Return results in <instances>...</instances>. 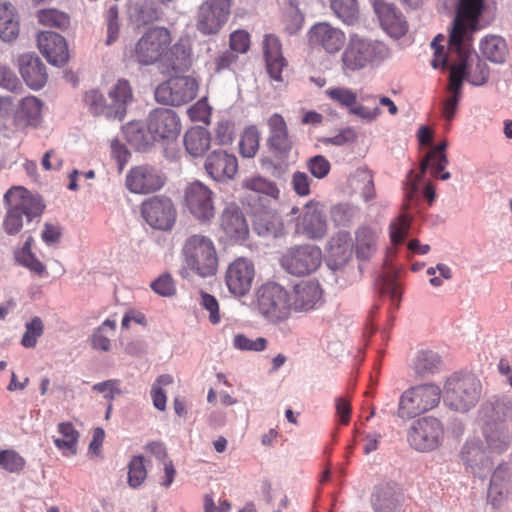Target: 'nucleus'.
Masks as SVG:
<instances>
[{"instance_id":"nucleus-1","label":"nucleus","mask_w":512,"mask_h":512,"mask_svg":"<svg viewBox=\"0 0 512 512\" xmlns=\"http://www.w3.org/2000/svg\"><path fill=\"white\" fill-rule=\"evenodd\" d=\"M486 10L485 0H459L448 39L449 53L458 56V61L450 67V95L461 98L462 84L467 80V59L472 54L473 34L483 27L480 19Z\"/></svg>"},{"instance_id":"nucleus-2","label":"nucleus","mask_w":512,"mask_h":512,"mask_svg":"<svg viewBox=\"0 0 512 512\" xmlns=\"http://www.w3.org/2000/svg\"><path fill=\"white\" fill-rule=\"evenodd\" d=\"M184 269L180 271L182 277L188 271L201 278L214 276L219 266L216 245L207 235L194 233L187 236L181 248Z\"/></svg>"},{"instance_id":"nucleus-3","label":"nucleus","mask_w":512,"mask_h":512,"mask_svg":"<svg viewBox=\"0 0 512 512\" xmlns=\"http://www.w3.org/2000/svg\"><path fill=\"white\" fill-rule=\"evenodd\" d=\"M391 56V49L385 43L354 36L344 48L340 61L342 71L347 74L367 66H378Z\"/></svg>"},{"instance_id":"nucleus-4","label":"nucleus","mask_w":512,"mask_h":512,"mask_svg":"<svg viewBox=\"0 0 512 512\" xmlns=\"http://www.w3.org/2000/svg\"><path fill=\"white\" fill-rule=\"evenodd\" d=\"M4 201L8 209L3 221V229L8 235H15L21 231L23 216L30 222L40 217L45 208L39 197L32 195L21 186L10 188L4 195Z\"/></svg>"},{"instance_id":"nucleus-5","label":"nucleus","mask_w":512,"mask_h":512,"mask_svg":"<svg viewBox=\"0 0 512 512\" xmlns=\"http://www.w3.org/2000/svg\"><path fill=\"white\" fill-rule=\"evenodd\" d=\"M171 43L172 35L166 27H150L134 45L131 57L136 63L145 66L164 62L169 55Z\"/></svg>"},{"instance_id":"nucleus-6","label":"nucleus","mask_w":512,"mask_h":512,"mask_svg":"<svg viewBox=\"0 0 512 512\" xmlns=\"http://www.w3.org/2000/svg\"><path fill=\"white\" fill-rule=\"evenodd\" d=\"M481 391V382L475 375L454 373L445 382L444 398L452 409L466 412L477 404Z\"/></svg>"},{"instance_id":"nucleus-7","label":"nucleus","mask_w":512,"mask_h":512,"mask_svg":"<svg viewBox=\"0 0 512 512\" xmlns=\"http://www.w3.org/2000/svg\"><path fill=\"white\" fill-rule=\"evenodd\" d=\"M257 304L259 312L272 323L286 321L293 309L288 291L274 282L265 283L259 288Z\"/></svg>"},{"instance_id":"nucleus-8","label":"nucleus","mask_w":512,"mask_h":512,"mask_svg":"<svg viewBox=\"0 0 512 512\" xmlns=\"http://www.w3.org/2000/svg\"><path fill=\"white\" fill-rule=\"evenodd\" d=\"M489 410L492 411V415L482 428L486 449L489 453L502 454L511 444V434L504 422L508 416V408L504 402L496 401L494 404L489 403L483 406V411Z\"/></svg>"},{"instance_id":"nucleus-9","label":"nucleus","mask_w":512,"mask_h":512,"mask_svg":"<svg viewBox=\"0 0 512 512\" xmlns=\"http://www.w3.org/2000/svg\"><path fill=\"white\" fill-rule=\"evenodd\" d=\"M441 389L435 384H422L406 390L400 397L398 416L413 418L436 407Z\"/></svg>"},{"instance_id":"nucleus-10","label":"nucleus","mask_w":512,"mask_h":512,"mask_svg":"<svg viewBox=\"0 0 512 512\" xmlns=\"http://www.w3.org/2000/svg\"><path fill=\"white\" fill-rule=\"evenodd\" d=\"M444 433V426L439 419L425 416L412 422L407 432V441L418 452H431L442 444Z\"/></svg>"},{"instance_id":"nucleus-11","label":"nucleus","mask_w":512,"mask_h":512,"mask_svg":"<svg viewBox=\"0 0 512 512\" xmlns=\"http://www.w3.org/2000/svg\"><path fill=\"white\" fill-rule=\"evenodd\" d=\"M241 186L245 191L242 203L251 211L271 208L279 200L280 190L276 183L260 175L245 178Z\"/></svg>"},{"instance_id":"nucleus-12","label":"nucleus","mask_w":512,"mask_h":512,"mask_svg":"<svg viewBox=\"0 0 512 512\" xmlns=\"http://www.w3.org/2000/svg\"><path fill=\"white\" fill-rule=\"evenodd\" d=\"M141 216L155 230L170 231L177 220V209L167 196H152L140 205Z\"/></svg>"},{"instance_id":"nucleus-13","label":"nucleus","mask_w":512,"mask_h":512,"mask_svg":"<svg viewBox=\"0 0 512 512\" xmlns=\"http://www.w3.org/2000/svg\"><path fill=\"white\" fill-rule=\"evenodd\" d=\"M199 83L191 76H175L159 84L155 98L159 103L181 106L192 101L198 93Z\"/></svg>"},{"instance_id":"nucleus-14","label":"nucleus","mask_w":512,"mask_h":512,"mask_svg":"<svg viewBox=\"0 0 512 512\" xmlns=\"http://www.w3.org/2000/svg\"><path fill=\"white\" fill-rule=\"evenodd\" d=\"M233 0H205L196 16V29L202 35L218 34L227 23Z\"/></svg>"},{"instance_id":"nucleus-15","label":"nucleus","mask_w":512,"mask_h":512,"mask_svg":"<svg viewBox=\"0 0 512 512\" xmlns=\"http://www.w3.org/2000/svg\"><path fill=\"white\" fill-rule=\"evenodd\" d=\"M447 142L443 141L437 144L432 150H430L425 158L420 163V174L413 178V170L409 171L408 179L405 182L404 191L405 196L408 199H412L417 191V184L427 169L430 168L432 176L440 178L441 180H448L451 177L450 172L444 169L448 165L447 155L445 149L447 148Z\"/></svg>"},{"instance_id":"nucleus-16","label":"nucleus","mask_w":512,"mask_h":512,"mask_svg":"<svg viewBox=\"0 0 512 512\" xmlns=\"http://www.w3.org/2000/svg\"><path fill=\"white\" fill-rule=\"evenodd\" d=\"M280 263L291 275H310L320 267V249L308 244L291 247L282 255Z\"/></svg>"},{"instance_id":"nucleus-17","label":"nucleus","mask_w":512,"mask_h":512,"mask_svg":"<svg viewBox=\"0 0 512 512\" xmlns=\"http://www.w3.org/2000/svg\"><path fill=\"white\" fill-rule=\"evenodd\" d=\"M255 273V266L250 259H235L228 265L224 275L228 291L238 298L247 295L252 288Z\"/></svg>"},{"instance_id":"nucleus-18","label":"nucleus","mask_w":512,"mask_h":512,"mask_svg":"<svg viewBox=\"0 0 512 512\" xmlns=\"http://www.w3.org/2000/svg\"><path fill=\"white\" fill-rule=\"evenodd\" d=\"M185 206L201 222H208L215 215L213 192L200 181H195L186 187Z\"/></svg>"},{"instance_id":"nucleus-19","label":"nucleus","mask_w":512,"mask_h":512,"mask_svg":"<svg viewBox=\"0 0 512 512\" xmlns=\"http://www.w3.org/2000/svg\"><path fill=\"white\" fill-rule=\"evenodd\" d=\"M147 129L153 140L170 141L179 135L181 123L175 111L168 108H157L148 116Z\"/></svg>"},{"instance_id":"nucleus-20","label":"nucleus","mask_w":512,"mask_h":512,"mask_svg":"<svg viewBox=\"0 0 512 512\" xmlns=\"http://www.w3.org/2000/svg\"><path fill=\"white\" fill-rule=\"evenodd\" d=\"M126 187L132 193L148 194L164 185V177L148 164L132 167L126 175Z\"/></svg>"},{"instance_id":"nucleus-21","label":"nucleus","mask_w":512,"mask_h":512,"mask_svg":"<svg viewBox=\"0 0 512 512\" xmlns=\"http://www.w3.org/2000/svg\"><path fill=\"white\" fill-rule=\"evenodd\" d=\"M376 13L382 29L392 38L399 39L408 31V23L402 12L392 3L374 0Z\"/></svg>"},{"instance_id":"nucleus-22","label":"nucleus","mask_w":512,"mask_h":512,"mask_svg":"<svg viewBox=\"0 0 512 512\" xmlns=\"http://www.w3.org/2000/svg\"><path fill=\"white\" fill-rule=\"evenodd\" d=\"M208 176L215 181L231 180L238 172V161L234 154L217 149L209 153L204 162Z\"/></svg>"},{"instance_id":"nucleus-23","label":"nucleus","mask_w":512,"mask_h":512,"mask_svg":"<svg viewBox=\"0 0 512 512\" xmlns=\"http://www.w3.org/2000/svg\"><path fill=\"white\" fill-rule=\"evenodd\" d=\"M488 453L487 449H483L479 439H469L462 447L461 459L474 475L484 478L493 467V461Z\"/></svg>"},{"instance_id":"nucleus-24","label":"nucleus","mask_w":512,"mask_h":512,"mask_svg":"<svg viewBox=\"0 0 512 512\" xmlns=\"http://www.w3.org/2000/svg\"><path fill=\"white\" fill-rule=\"evenodd\" d=\"M37 43L40 52L51 64L62 66L68 61L67 43L60 34L52 31L41 32L38 35Z\"/></svg>"},{"instance_id":"nucleus-25","label":"nucleus","mask_w":512,"mask_h":512,"mask_svg":"<svg viewBox=\"0 0 512 512\" xmlns=\"http://www.w3.org/2000/svg\"><path fill=\"white\" fill-rule=\"evenodd\" d=\"M380 231L369 225H361L354 232L352 251L358 261H370L377 253Z\"/></svg>"},{"instance_id":"nucleus-26","label":"nucleus","mask_w":512,"mask_h":512,"mask_svg":"<svg viewBox=\"0 0 512 512\" xmlns=\"http://www.w3.org/2000/svg\"><path fill=\"white\" fill-rule=\"evenodd\" d=\"M19 73L28 87L41 89L47 82L46 66L35 54H23L18 58Z\"/></svg>"},{"instance_id":"nucleus-27","label":"nucleus","mask_w":512,"mask_h":512,"mask_svg":"<svg viewBox=\"0 0 512 512\" xmlns=\"http://www.w3.org/2000/svg\"><path fill=\"white\" fill-rule=\"evenodd\" d=\"M352 253L350 233L346 231L338 232L327 245L326 264L331 270H338L349 261Z\"/></svg>"},{"instance_id":"nucleus-28","label":"nucleus","mask_w":512,"mask_h":512,"mask_svg":"<svg viewBox=\"0 0 512 512\" xmlns=\"http://www.w3.org/2000/svg\"><path fill=\"white\" fill-rule=\"evenodd\" d=\"M220 226L226 236L231 240L244 241L249 235V227L246 218L235 204L225 207L221 214Z\"/></svg>"},{"instance_id":"nucleus-29","label":"nucleus","mask_w":512,"mask_h":512,"mask_svg":"<svg viewBox=\"0 0 512 512\" xmlns=\"http://www.w3.org/2000/svg\"><path fill=\"white\" fill-rule=\"evenodd\" d=\"M43 102L35 96L21 99L13 115L14 124L18 127H38L42 122Z\"/></svg>"},{"instance_id":"nucleus-30","label":"nucleus","mask_w":512,"mask_h":512,"mask_svg":"<svg viewBox=\"0 0 512 512\" xmlns=\"http://www.w3.org/2000/svg\"><path fill=\"white\" fill-rule=\"evenodd\" d=\"M269 128L268 144L274 151L279 154H287L293 145V142L289 136L287 124L284 118L274 113L267 120Z\"/></svg>"},{"instance_id":"nucleus-31","label":"nucleus","mask_w":512,"mask_h":512,"mask_svg":"<svg viewBox=\"0 0 512 512\" xmlns=\"http://www.w3.org/2000/svg\"><path fill=\"white\" fill-rule=\"evenodd\" d=\"M110 115L114 120L122 121L127 112V106L133 101L131 85L126 79H119L109 91Z\"/></svg>"},{"instance_id":"nucleus-32","label":"nucleus","mask_w":512,"mask_h":512,"mask_svg":"<svg viewBox=\"0 0 512 512\" xmlns=\"http://www.w3.org/2000/svg\"><path fill=\"white\" fill-rule=\"evenodd\" d=\"M275 206L263 210L251 211L254 215V229L259 235L277 237L283 234V224L274 212Z\"/></svg>"},{"instance_id":"nucleus-33","label":"nucleus","mask_w":512,"mask_h":512,"mask_svg":"<svg viewBox=\"0 0 512 512\" xmlns=\"http://www.w3.org/2000/svg\"><path fill=\"white\" fill-rule=\"evenodd\" d=\"M169 54L171 57L166 58L168 64L175 71H188L192 65V45L188 36L178 39L174 45H170Z\"/></svg>"},{"instance_id":"nucleus-34","label":"nucleus","mask_w":512,"mask_h":512,"mask_svg":"<svg viewBox=\"0 0 512 512\" xmlns=\"http://www.w3.org/2000/svg\"><path fill=\"white\" fill-rule=\"evenodd\" d=\"M184 146L190 156L202 157L211 146V134L204 127H192L184 135Z\"/></svg>"},{"instance_id":"nucleus-35","label":"nucleus","mask_w":512,"mask_h":512,"mask_svg":"<svg viewBox=\"0 0 512 512\" xmlns=\"http://www.w3.org/2000/svg\"><path fill=\"white\" fill-rule=\"evenodd\" d=\"M509 479L510 472L508 464H499L492 474L487 492L488 501L491 502L493 507L499 506L501 500L508 490Z\"/></svg>"},{"instance_id":"nucleus-36","label":"nucleus","mask_w":512,"mask_h":512,"mask_svg":"<svg viewBox=\"0 0 512 512\" xmlns=\"http://www.w3.org/2000/svg\"><path fill=\"white\" fill-rule=\"evenodd\" d=\"M294 301L293 309L299 311H308L314 308L319 293V285L317 282L302 281L293 288Z\"/></svg>"},{"instance_id":"nucleus-37","label":"nucleus","mask_w":512,"mask_h":512,"mask_svg":"<svg viewBox=\"0 0 512 512\" xmlns=\"http://www.w3.org/2000/svg\"><path fill=\"white\" fill-rule=\"evenodd\" d=\"M442 366L443 362L439 354L429 349L418 351L412 363L414 372L421 377L440 372Z\"/></svg>"},{"instance_id":"nucleus-38","label":"nucleus","mask_w":512,"mask_h":512,"mask_svg":"<svg viewBox=\"0 0 512 512\" xmlns=\"http://www.w3.org/2000/svg\"><path fill=\"white\" fill-rule=\"evenodd\" d=\"M298 227L310 238H315L320 232V203L311 200L303 208L298 219Z\"/></svg>"},{"instance_id":"nucleus-39","label":"nucleus","mask_w":512,"mask_h":512,"mask_svg":"<svg viewBox=\"0 0 512 512\" xmlns=\"http://www.w3.org/2000/svg\"><path fill=\"white\" fill-rule=\"evenodd\" d=\"M58 432L61 438H55V446L62 451L64 456H72L77 453V444L79 432L71 422H62L58 424Z\"/></svg>"},{"instance_id":"nucleus-40","label":"nucleus","mask_w":512,"mask_h":512,"mask_svg":"<svg viewBox=\"0 0 512 512\" xmlns=\"http://www.w3.org/2000/svg\"><path fill=\"white\" fill-rule=\"evenodd\" d=\"M480 52L484 58L491 62L503 63L508 54V48L502 37L491 35L480 42Z\"/></svg>"},{"instance_id":"nucleus-41","label":"nucleus","mask_w":512,"mask_h":512,"mask_svg":"<svg viewBox=\"0 0 512 512\" xmlns=\"http://www.w3.org/2000/svg\"><path fill=\"white\" fill-rule=\"evenodd\" d=\"M346 35L339 29L322 22V50L328 55L338 54L345 46Z\"/></svg>"},{"instance_id":"nucleus-42","label":"nucleus","mask_w":512,"mask_h":512,"mask_svg":"<svg viewBox=\"0 0 512 512\" xmlns=\"http://www.w3.org/2000/svg\"><path fill=\"white\" fill-rule=\"evenodd\" d=\"M19 34V23L16 19L14 7L4 3L0 5V38L3 41H12Z\"/></svg>"},{"instance_id":"nucleus-43","label":"nucleus","mask_w":512,"mask_h":512,"mask_svg":"<svg viewBox=\"0 0 512 512\" xmlns=\"http://www.w3.org/2000/svg\"><path fill=\"white\" fill-rule=\"evenodd\" d=\"M330 6L335 15L348 25H353L359 18L357 0H330Z\"/></svg>"},{"instance_id":"nucleus-44","label":"nucleus","mask_w":512,"mask_h":512,"mask_svg":"<svg viewBox=\"0 0 512 512\" xmlns=\"http://www.w3.org/2000/svg\"><path fill=\"white\" fill-rule=\"evenodd\" d=\"M260 133L256 126L244 129L239 142V152L244 158H253L259 150Z\"/></svg>"},{"instance_id":"nucleus-45","label":"nucleus","mask_w":512,"mask_h":512,"mask_svg":"<svg viewBox=\"0 0 512 512\" xmlns=\"http://www.w3.org/2000/svg\"><path fill=\"white\" fill-rule=\"evenodd\" d=\"M83 101L91 114L95 116L104 115L108 119L114 120V117L110 115V104L106 103V99L100 91L96 89L87 91L84 94Z\"/></svg>"},{"instance_id":"nucleus-46","label":"nucleus","mask_w":512,"mask_h":512,"mask_svg":"<svg viewBox=\"0 0 512 512\" xmlns=\"http://www.w3.org/2000/svg\"><path fill=\"white\" fill-rule=\"evenodd\" d=\"M40 24L48 27H55L61 30L67 29L70 25L68 14L57 9H43L37 13Z\"/></svg>"},{"instance_id":"nucleus-47","label":"nucleus","mask_w":512,"mask_h":512,"mask_svg":"<svg viewBox=\"0 0 512 512\" xmlns=\"http://www.w3.org/2000/svg\"><path fill=\"white\" fill-rule=\"evenodd\" d=\"M26 466V460L13 449L0 450V468L11 473L20 474Z\"/></svg>"},{"instance_id":"nucleus-48","label":"nucleus","mask_w":512,"mask_h":512,"mask_svg":"<svg viewBox=\"0 0 512 512\" xmlns=\"http://www.w3.org/2000/svg\"><path fill=\"white\" fill-rule=\"evenodd\" d=\"M147 477L143 456H133L128 464V484L132 488L140 487Z\"/></svg>"},{"instance_id":"nucleus-49","label":"nucleus","mask_w":512,"mask_h":512,"mask_svg":"<svg viewBox=\"0 0 512 512\" xmlns=\"http://www.w3.org/2000/svg\"><path fill=\"white\" fill-rule=\"evenodd\" d=\"M14 259L17 264L27 268L30 272L36 274L37 276L42 277L47 275L46 266L36 257L32 251H15Z\"/></svg>"},{"instance_id":"nucleus-50","label":"nucleus","mask_w":512,"mask_h":512,"mask_svg":"<svg viewBox=\"0 0 512 512\" xmlns=\"http://www.w3.org/2000/svg\"><path fill=\"white\" fill-rule=\"evenodd\" d=\"M325 94L333 103L348 110L358 100L356 92L347 87L328 88L325 90Z\"/></svg>"},{"instance_id":"nucleus-51","label":"nucleus","mask_w":512,"mask_h":512,"mask_svg":"<svg viewBox=\"0 0 512 512\" xmlns=\"http://www.w3.org/2000/svg\"><path fill=\"white\" fill-rule=\"evenodd\" d=\"M357 214L358 208L348 203H339L331 209V218L337 226H348Z\"/></svg>"},{"instance_id":"nucleus-52","label":"nucleus","mask_w":512,"mask_h":512,"mask_svg":"<svg viewBox=\"0 0 512 512\" xmlns=\"http://www.w3.org/2000/svg\"><path fill=\"white\" fill-rule=\"evenodd\" d=\"M356 179L364 181V185L356 190L360 191L361 197L365 202L373 200L376 196L373 173L367 167H359L356 169Z\"/></svg>"},{"instance_id":"nucleus-53","label":"nucleus","mask_w":512,"mask_h":512,"mask_svg":"<svg viewBox=\"0 0 512 512\" xmlns=\"http://www.w3.org/2000/svg\"><path fill=\"white\" fill-rule=\"evenodd\" d=\"M26 331L22 337L21 344L25 348H33L37 344L38 338L43 334L44 325L39 317H34L25 325Z\"/></svg>"},{"instance_id":"nucleus-54","label":"nucleus","mask_w":512,"mask_h":512,"mask_svg":"<svg viewBox=\"0 0 512 512\" xmlns=\"http://www.w3.org/2000/svg\"><path fill=\"white\" fill-rule=\"evenodd\" d=\"M410 227V218L407 215H400L390 224L389 233L391 241L395 244H401L406 238Z\"/></svg>"},{"instance_id":"nucleus-55","label":"nucleus","mask_w":512,"mask_h":512,"mask_svg":"<svg viewBox=\"0 0 512 512\" xmlns=\"http://www.w3.org/2000/svg\"><path fill=\"white\" fill-rule=\"evenodd\" d=\"M233 346L238 350L260 352L266 349L267 340L264 337L252 340L244 334H236L233 337Z\"/></svg>"},{"instance_id":"nucleus-56","label":"nucleus","mask_w":512,"mask_h":512,"mask_svg":"<svg viewBox=\"0 0 512 512\" xmlns=\"http://www.w3.org/2000/svg\"><path fill=\"white\" fill-rule=\"evenodd\" d=\"M284 30L292 35L296 33L302 26L304 18L297 7L292 4L285 10L283 14Z\"/></svg>"},{"instance_id":"nucleus-57","label":"nucleus","mask_w":512,"mask_h":512,"mask_svg":"<svg viewBox=\"0 0 512 512\" xmlns=\"http://www.w3.org/2000/svg\"><path fill=\"white\" fill-rule=\"evenodd\" d=\"M123 133L125 135L126 140L137 149H145L148 145V142L145 139L144 132L141 130V127L138 123H128L123 127Z\"/></svg>"},{"instance_id":"nucleus-58","label":"nucleus","mask_w":512,"mask_h":512,"mask_svg":"<svg viewBox=\"0 0 512 512\" xmlns=\"http://www.w3.org/2000/svg\"><path fill=\"white\" fill-rule=\"evenodd\" d=\"M250 48V35L244 30H236L230 34L229 49L236 54L247 53Z\"/></svg>"},{"instance_id":"nucleus-59","label":"nucleus","mask_w":512,"mask_h":512,"mask_svg":"<svg viewBox=\"0 0 512 512\" xmlns=\"http://www.w3.org/2000/svg\"><path fill=\"white\" fill-rule=\"evenodd\" d=\"M349 113L367 122H372L382 113V111L378 105H363L356 101L355 104L350 106Z\"/></svg>"},{"instance_id":"nucleus-60","label":"nucleus","mask_w":512,"mask_h":512,"mask_svg":"<svg viewBox=\"0 0 512 512\" xmlns=\"http://www.w3.org/2000/svg\"><path fill=\"white\" fill-rule=\"evenodd\" d=\"M118 9L113 6L110 7L107 11L106 21H107V39L106 44L111 45L114 43L118 37L120 32V25L118 19Z\"/></svg>"},{"instance_id":"nucleus-61","label":"nucleus","mask_w":512,"mask_h":512,"mask_svg":"<svg viewBox=\"0 0 512 512\" xmlns=\"http://www.w3.org/2000/svg\"><path fill=\"white\" fill-rule=\"evenodd\" d=\"M152 290L164 297L173 296L176 293L174 280L169 274H162L151 283Z\"/></svg>"},{"instance_id":"nucleus-62","label":"nucleus","mask_w":512,"mask_h":512,"mask_svg":"<svg viewBox=\"0 0 512 512\" xmlns=\"http://www.w3.org/2000/svg\"><path fill=\"white\" fill-rule=\"evenodd\" d=\"M235 127L230 121L218 122L215 129V137L220 145L231 144L234 140Z\"/></svg>"},{"instance_id":"nucleus-63","label":"nucleus","mask_w":512,"mask_h":512,"mask_svg":"<svg viewBox=\"0 0 512 512\" xmlns=\"http://www.w3.org/2000/svg\"><path fill=\"white\" fill-rule=\"evenodd\" d=\"M372 504L375 512H399L398 501L393 497L376 494L373 495Z\"/></svg>"},{"instance_id":"nucleus-64","label":"nucleus","mask_w":512,"mask_h":512,"mask_svg":"<svg viewBox=\"0 0 512 512\" xmlns=\"http://www.w3.org/2000/svg\"><path fill=\"white\" fill-rule=\"evenodd\" d=\"M188 114L190 119L193 121L206 122L211 115V107L209 106L207 99L202 98L198 100L188 109Z\"/></svg>"}]
</instances>
